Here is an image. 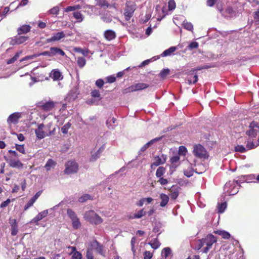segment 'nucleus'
<instances>
[{"instance_id":"64","label":"nucleus","mask_w":259,"mask_h":259,"mask_svg":"<svg viewBox=\"0 0 259 259\" xmlns=\"http://www.w3.org/2000/svg\"><path fill=\"white\" fill-rule=\"evenodd\" d=\"M153 254L149 251H145L144 253V259H151Z\"/></svg>"},{"instance_id":"21","label":"nucleus","mask_w":259,"mask_h":259,"mask_svg":"<svg viewBox=\"0 0 259 259\" xmlns=\"http://www.w3.org/2000/svg\"><path fill=\"white\" fill-rule=\"evenodd\" d=\"M51 52L52 57L58 55L64 56L65 55V52L61 49L57 47H51Z\"/></svg>"},{"instance_id":"53","label":"nucleus","mask_w":259,"mask_h":259,"mask_svg":"<svg viewBox=\"0 0 259 259\" xmlns=\"http://www.w3.org/2000/svg\"><path fill=\"white\" fill-rule=\"evenodd\" d=\"M135 213L136 214V217H137V219H140L146 214V211L144 210V209H142Z\"/></svg>"},{"instance_id":"62","label":"nucleus","mask_w":259,"mask_h":259,"mask_svg":"<svg viewBox=\"0 0 259 259\" xmlns=\"http://www.w3.org/2000/svg\"><path fill=\"white\" fill-rule=\"evenodd\" d=\"M169 70L168 69H164L162 70L160 73V76L162 78H164L169 73Z\"/></svg>"},{"instance_id":"22","label":"nucleus","mask_w":259,"mask_h":259,"mask_svg":"<svg viewBox=\"0 0 259 259\" xmlns=\"http://www.w3.org/2000/svg\"><path fill=\"white\" fill-rule=\"evenodd\" d=\"M104 36L107 40H111L115 38V33L112 30H107L104 32Z\"/></svg>"},{"instance_id":"49","label":"nucleus","mask_w":259,"mask_h":259,"mask_svg":"<svg viewBox=\"0 0 259 259\" xmlns=\"http://www.w3.org/2000/svg\"><path fill=\"white\" fill-rule=\"evenodd\" d=\"M227 207V204L226 202L222 203L219 204L218 205V211L219 213H223Z\"/></svg>"},{"instance_id":"55","label":"nucleus","mask_w":259,"mask_h":259,"mask_svg":"<svg viewBox=\"0 0 259 259\" xmlns=\"http://www.w3.org/2000/svg\"><path fill=\"white\" fill-rule=\"evenodd\" d=\"M15 147H16V149H17V150H18L19 152H20L23 154L25 153V149H24V147L23 145L16 144Z\"/></svg>"},{"instance_id":"16","label":"nucleus","mask_w":259,"mask_h":259,"mask_svg":"<svg viewBox=\"0 0 259 259\" xmlns=\"http://www.w3.org/2000/svg\"><path fill=\"white\" fill-rule=\"evenodd\" d=\"M8 163L9 165L13 168H22L23 164V163L19 160L13 158H10L8 160Z\"/></svg>"},{"instance_id":"29","label":"nucleus","mask_w":259,"mask_h":259,"mask_svg":"<svg viewBox=\"0 0 259 259\" xmlns=\"http://www.w3.org/2000/svg\"><path fill=\"white\" fill-rule=\"evenodd\" d=\"M159 138H155L148 143H147L146 144H145L140 149V152H144L149 147H150L151 145H152L155 142L159 140Z\"/></svg>"},{"instance_id":"42","label":"nucleus","mask_w":259,"mask_h":259,"mask_svg":"<svg viewBox=\"0 0 259 259\" xmlns=\"http://www.w3.org/2000/svg\"><path fill=\"white\" fill-rule=\"evenodd\" d=\"M183 25L184 27L188 30L192 31L193 29V25L190 22L185 21L183 22Z\"/></svg>"},{"instance_id":"14","label":"nucleus","mask_w":259,"mask_h":259,"mask_svg":"<svg viewBox=\"0 0 259 259\" xmlns=\"http://www.w3.org/2000/svg\"><path fill=\"white\" fill-rule=\"evenodd\" d=\"M50 77L54 81L60 80L63 78V76L58 69L52 70L50 73Z\"/></svg>"},{"instance_id":"7","label":"nucleus","mask_w":259,"mask_h":259,"mask_svg":"<svg viewBox=\"0 0 259 259\" xmlns=\"http://www.w3.org/2000/svg\"><path fill=\"white\" fill-rule=\"evenodd\" d=\"M149 85L145 83H138L133 84L124 90L123 93L126 94L130 92L140 91L147 88Z\"/></svg>"},{"instance_id":"20","label":"nucleus","mask_w":259,"mask_h":259,"mask_svg":"<svg viewBox=\"0 0 259 259\" xmlns=\"http://www.w3.org/2000/svg\"><path fill=\"white\" fill-rule=\"evenodd\" d=\"M28 37L25 36H19L12 40L11 44L12 45L21 44L28 39Z\"/></svg>"},{"instance_id":"54","label":"nucleus","mask_w":259,"mask_h":259,"mask_svg":"<svg viewBox=\"0 0 259 259\" xmlns=\"http://www.w3.org/2000/svg\"><path fill=\"white\" fill-rule=\"evenodd\" d=\"M82 258V254L79 251H75L73 253L71 259H81Z\"/></svg>"},{"instance_id":"25","label":"nucleus","mask_w":259,"mask_h":259,"mask_svg":"<svg viewBox=\"0 0 259 259\" xmlns=\"http://www.w3.org/2000/svg\"><path fill=\"white\" fill-rule=\"evenodd\" d=\"M153 200L151 197L143 198L140 199L136 203V205L138 206H142L144 203H150Z\"/></svg>"},{"instance_id":"37","label":"nucleus","mask_w":259,"mask_h":259,"mask_svg":"<svg viewBox=\"0 0 259 259\" xmlns=\"http://www.w3.org/2000/svg\"><path fill=\"white\" fill-rule=\"evenodd\" d=\"M165 172V169L163 167L160 166L158 168L156 172V176L158 178H161Z\"/></svg>"},{"instance_id":"56","label":"nucleus","mask_w":259,"mask_h":259,"mask_svg":"<svg viewBox=\"0 0 259 259\" xmlns=\"http://www.w3.org/2000/svg\"><path fill=\"white\" fill-rule=\"evenodd\" d=\"M79 6H68L65 8L64 12H70V11H75V10L79 9Z\"/></svg>"},{"instance_id":"63","label":"nucleus","mask_w":259,"mask_h":259,"mask_svg":"<svg viewBox=\"0 0 259 259\" xmlns=\"http://www.w3.org/2000/svg\"><path fill=\"white\" fill-rule=\"evenodd\" d=\"M168 9L169 10H172L176 8V3L174 0H169L168 1Z\"/></svg>"},{"instance_id":"57","label":"nucleus","mask_w":259,"mask_h":259,"mask_svg":"<svg viewBox=\"0 0 259 259\" xmlns=\"http://www.w3.org/2000/svg\"><path fill=\"white\" fill-rule=\"evenodd\" d=\"M97 2L98 5L101 7H108L109 4L106 0H97Z\"/></svg>"},{"instance_id":"40","label":"nucleus","mask_w":259,"mask_h":259,"mask_svg":"<svg viewBox=\"0 0 259 259\" xmlns=\"http://www.w3.org/2000/svg\"><path fill=\"white\" fill-rule=\"evenodd\" d=\"M116 121V118L114 117H111L107 119L106 121V125L108 126V128L109 129H113L114 128V125H109L110 122L112 123L113 124H114Z\"/></svg>"},{"instance_id":"50","label":"nucleus","mask_w":259,"mask_h":259,"mask_svg":"<svg viewBox=\"0 0 259 259\" xmlns=\"http://www.w3.org/2000/svg\"><path fill=\"white\" fill-rule=\"evenodd\" d=\"M116 77L114 75H110L105 78V80H106L107 82L111 83H113L116 81Z\"/></svg>"},{"instance_id":"47","label":"nucleus","mask_w":259,"mask_h":259,"mask_svg":"<svg viewBox=\"0 0 259 259\" xmlns=\"http://www.w3.org/2000/svg\"><path fill=\"white\" fill-rule=\"evenodd\" d=\"M72 226L75 229H78L80 227L81 224L78 218L72 221Z\"/></svg>"},{"instance_id":"17","label":"nucleus","mask_w":259,"mask_h":259,"mask_svg":"<svg viewBox=\"0 0 259 259\" xmlns=\"http://www.w3.org/2000/svg\"><path fill=\"white\" fill-rule=\"evenodd\" d=\"M49 212V210L46 209L45 210L39 213L37 215H36L32 220V222L37 223V222L44 218H45L48 215Z\"/></svg>"},{"instance_id":"11","label":"nucleus","mask_w":259,"mask_h":259,"mask_svg":"<svg viewBox=\"0 0 259 259\" xmlns=\"http://www.w3.org/2000/svg\"><path fill=\"white\" fill-rule=\"evenodd\" d=\"M56 102L49 101L46 102H42L40 103L39 106L41 109L45 111H50L53 110L56 106Z\"/></svg>"},{"instance_id":"31","label":"nucleus","mask_w":259,"mask_h":259,"mask_svg":"<svg viewBox=\"0 0 259 259\" xmlns=\"http://www.w3.org/2000/svg\"><path fill=\"white\" fill-rule=\"evenodd\" d=\"M76 62L78 66L80 68L83 67L86 64L85 59L82 57H78L76 59Z\"/></svg>"},{"instance_id":"36","label":"nucleus","mask_w":259,"mask_h":259,"mask_svg":"<svg viewBox=\"0 0 259 259\" xmlns=\"http://www.w3.org/2000/svg\"><path fill=\"white\" fill-rule=\"evenodd\" d=\"M39 57V55L38 54H34L32 55L27 56L20 60L21 62H23L26 60H32L33 59H36L37 57Z\"/></svg>"},{"instance_id":"35","label":"nucleus","mask_w":259,"mask_h":259,"mask_svg":"<svg viewBox=\"0 0 259 259\" xmlns=\"http://www.w3.org/2000/svg\"><path fill=\"white\" fill-rule=\"evenodd\" d=\"M184 174L188 178L191 177L193 175V169L191 166H189L187 169L184 170Z\"/></svg>"},{"instance_id":"61","label":"nucleus","mask_w":259,"mask_h":259,"mask_svg":"<svg viewBox=\"0 0 259 259\" xmlns=\"http://www.w3.org/2000/svg\"><path fill=\"white\" fill-rule=\"evenodd\" d=\"M198 80V76L197 75H195L192 78H189L188 79V82L189 84L192 83H195Z\"/></svg>"},{"instance_id":"52","label":"nucleus","mask_w":259,"mask_h":259,"mask_svg":"<svg viewBox=\"0 0 259 259\" xmlns=\"http://www.w3.org/2000/svg\"><path fill=\"white\" fill-rule=\"evenodd\" d=\"M87 259H94V256L92 252V248H90V247H88V249L87 250Z\"/></svg>"},{"instance_id":"18","label":"nucleus","mask_w":259,"mask_h":259,"mask_svg":"<svg viewBox=\"0 0 259 259\" xmlns=\"http://www.w3.org/2000/svg\"><path fill=\"white\" fill-rule=\"evenodd\" d=\"M220 11L222 15L226 18H231L233 17L235 14V12L231 7H228L225 10H220Z\"/></svg>"},{"instance_id":"19","label":"nucleus","mask_w":259,"mask_h":259,"mask_svg":"<svg viewBox=\"0 0 259 259\" xmlns=\"http://www.w3.org/2000/svg\"><path fill=\"white\" fill-rule=\"evenodd\" d=\"M159 198L160 199V206L162 207H165L168 204L169 200V196L164 193L160 194Z\"/></svg>"},{"instance_id":"6","label":"nucleus","mask_w":259,"mask_h":259,"mask_svg":"<svg viewBox=\"0 0 259 259\" xmlns=\"http://www.w3.org/2000/svg\"><path fill=\"white\" fill-rule=\"evenodd\" d=\"M78 170V165L77 163L73 160L68 161L65 163V174H71L77 172Z\"/></svg>"},{"instance_id":"59","label":"nucleus","mask_w":259,"mask_h":259,"mask_svg":"<svg viewBox=\"0 0 259 259\" xmlns=\"http://www.w3.org/2000/svg\"><path fill=\"white\" fill-rule=\"evenodd\" d=\"M199 46V44L197 42L193 41L191 42L188 48L189 50H192L193 49H197Z\"/></svg>"},{"instance_id":"13","label":"nucleus","mask_w":259,"mask_h":259,"mask_svg":"<svg viewBox=\"0 0 259 259\" xmlns=\"http://www.w3.org/2000/svg\"><path fill=\"white\" fill-rule=\"evenodd\" d=\"M65 36V35L64 32L60 31L57 33H53L51 37L48 38L47 41L48 42L59 41L61 39L64 38Z\"/></svg>"},{"instance_id":"3","label":"nucleus","mask_w":259,"mask_h":259,"mask_svg":"<svg viewBox=\"0 0 259 259\" xmlns=\"http://www.w3.org/2000/svg\"><path fill=\"white\" fill-rule=\"evenodd\" d=\"M239 186L237 181H229L226 183L224 186V191L229 195H234L238 192Z\"/></svg>"},{"instance_id":"44","label":"nucleus","mask_w":259,"mask_h":259,"mask_svg":"<svg viewBox=\"0 0 259 259\" xmlns=\"http://www.w3.org/2000/svg\"><path fill=\"white\" fill-rule=\"evenodd\" d=\"M73 16L77 20L78 22H81L83 19L82 15L79 12H74Z\"/></svg>"},{"instance_id":"46","label":"nucleus","mask_w":259,"mask_h":259,"mask_svg":"<svg viewBox=\"0 0 259 259\" xmlns=\"http://www.w3.org/2000/svg\"><path fill=\"white\" fill-rule=\"evenodd\" d=\"M71 125V124L70 122H67L62 127L61 132L63 134H67L68 133V130L70 128Z\"/></svg>"},{"instance_id":"4","label":"nucleus","mask_w":259,"mask_h":259,"mask_svg":"<svg viewBox=\"0 0 259 259\" xmlns=\"http://www.w3.org/2000/svg\"><path fill=\"white\" fill-rule=\"evenodd\" d=\"M136 4L132 1H127L125 4L124 16L126 21L130 20L136 10Z\"/></svg>"},{"instance_id":"45","label":"nucleus","mask_w":259,"mask_h":259,"mask_svg":"<svg viewBox=\"0 0 259 259\" xmlns=\"http://www.w3.org/2000/svg\"><path fill=\"white\" fill-rule=\"evenodd\" d=\"M67 213L71 221L77 218L75 212L71 209H67Z\"/></svg>"},{"instance_id":"33","label":"nucleus","mask_w":259,"mask_h":259,"mask_svg":"<svg viewBox=\"0 0 259 259\" xmlns=\"http://www.w3.org/2000/svg\"><path fill=\"white\" fill-rule=\"evenodd\" d=\"M21 53H22V51H19V52H17L16 53V54L15 55V56L13 58H12L11 59H10L7 61V64H12L14 62H15L20 57Z\"/></svg>"},{"instance_id":"41","label":"nucleus","mask_w":259,"mask_h":259,"mask_svg":"<svg viewBox=\"0 0 259 259\" xmlns=\"http://www.w3.org/2000/svg\"><path fill=\"white\" fill-rule=\"evenodd\" d=\"M91 95L92 97H93L94 98H97L99 100H100L102 99L101 94H100L99 90H94L92 91V92L91 93Z\"/></svg>"},{"instance_id":"8","label":"nucleus","mask_w":259,"mask_h":259,"mask_svg":"<svg viewBox=\"0 0 259 259\" xmlns=\"http://www.w3.org/2000/svg\"><path fill=\"white\" fill-rule=\"evenodd\" d=\"M193 152L194 154L198 158H205L207 156V152L205 148L199 144L194 147Z\"/></svg>"},{"instance_id":"28","label":"nucleus","mask_w":259,"mask_h":259,"mask_svg":"<svg viewBox=\"0 0 259 259\" xmlns=\"http://www.w3.org/2000/svg\"><path fill=\"white\" fill-rule=\"evenodd\" d=\"M148 244L150 245L151 246V247L154 249H156L159 247L161 243L158 241V240L157 238H156L154 240L150 241L148 243Z\"/></svg>"},{"instance_id":"9","label":"nucleus","mask_w":259,"mask_h":259,"mask_svg":"<svg viewBox=\"0 0 259 259\" xmlns=\"http://www.w3.org/2000/svg\"><path fill=\"white\" fill-rule=\"evenodd\" d=\"M44 128V125L43 124H40L38 126L37 128L35 129V133L36 134V136L37 138L39 139H43L46 136L51 135L55 130V128H54V130L50 132L49 134H48L46 133V132H45L43 130Z\"/></svg>"},{"instance_id":"23","label":"nucleus","mask_w":259,"mask_h":259,"mask_svg":"<svg viewBox=\"0 0 259 259\" xmlns=\"http://www.w3.org/2000/svg\"><path fill=\"white\" fill-rule=\"evenodd\" d=\"M31 27L29 25H24L18 28V33L19 34H25L30 30Z\"/></svg>"},{"instance_id":"2","label":"nucleus","mask_w":259,"mask_h":259,"mask_svg":"<svg viewBox=\"0 0 259 259\" xmlns=\"http://www.w3.org/2000/svg\"><path fill=\"white\" fill-rule=\"evenodd\" d=\"M84 218L87 221L95 225H98L103 222V219L93 210L86 211L84 214Z\"/></svg>"},{"instance_id":"51","label":"nucleus","mask_w":259,"mask_h":259,"mask_svg":"<svg viewBox=\"0 0 259 259\" xmlns=\"http://www.w3.org/2000/svg\"><path fill=\"white\" fill-rule=\"evenodd\" d=\"M246 148L242 145H237L235 147V151L241 153H243L246 151Z\"/></svg>"},{"instance_id":"34","label":"nucleus","mask_w":259,"mask_h":259,"mask_svg":"<svg viewBox=\"0 0 259 259\" xmlns=\"http://www.w3.org/2000/svg\"><path fill=\"white\" fill-rule=\"evenodd\" d=\"M100 245V244L96 240H94L89 243V247L93 249L96 250L97 248Z\"/></svg>"},{"instance_id":"10","label":"nucleus","mask_w":259,"mask_h":259,"mask_svg":"<svg viewBox=\"0 0 259 259\" xmlns=\"http://www.w3.org/2000/svg\"><path fill=\"white\" fill-rule=\"evenodd\" d=\"M22 117V113L15 112L11 114L7 119V122L9 124H16L18 122L19 119Z\"/></svg>"},{"instance_id":"58","label":"nucleus","mask_w":259,"mask_h":259,"mask_svg":"<svg viewBox=\"0 0 259 259\" xmlns=\"http://www.w3.org/2000/svg\"><path fill=\"white\" fill-rule=\"evenodd\" d=\"M187 152V148L183 146H180L179 149V154L182 155H185Z\"/></svg>"},{"instance_id":"48","label":"nucleus","mask_w":259,"mask_h":259,"mask_svg":"<svg viewBox=\"0 0 259 259\" xmlns=\"http://www.w3.org/2000/svg\"><path fill=\"white\" fill-rule=\"evenodd\" d=\"M36 201L32 197L29 200V201L27 203V204L24 206V209L25 210H27L29 207L32 206L34 203Z\"/></svg>"},{"instance_id":"1","label":"nucleus","mask_w":259,"mask_h":259,"mask_svg":"<svg viewBox=\"0 0 259 259\" xmlns=\"http://www.w3.org/2000/svg\"><path fill=\"white\" fill-rule=\"evenodd\" d=\"M217 241V239L212 234L207 235L204 238L198 240L196 249L202 253H206L212 248V245Z\"/></svg>"},{"instance_id":"32","label":"nucleus","mask_w":259,"mask_h":259,"mask_svg":"<svg viewBox=\"0 0 259 259\" xmlns=\"http://www.w3.org/2000/svg\"><path fill=\"white\" fill-rule=\"evenodd\" d=\"M73 51L75 52L79 53L84 56H87L89 52V51L88 50H83L82 49L79 47H75L73 49Z\"/></svg>"},{"instance_id":"5","label":"nucleus","mask_w":259,"mask_h":259,"mask_svg":"<svg viewBox=\"0 0 259 259\" xmlns=\"http://www.w3.org/2000/svg\"><path fill=\"white\" fill-rule=\"evenodd\" d=\"M259 134V125L257 123L252 121L249 126L248 130L246 132V134L250 139H253Z\"/></svg>"},{"instance_id":"43","label":"nucleus","mask_w":259,"mask_h":259,"mask_svg":"<svg viewBox=\"0 0 259 259\" xmlns=\"http://www.w3.org/2000/svg\"><path fill=\"white\" fill-rule=\"evenodd\" d=\"M179 196V192L177 190H175L174 188L172 187L170 190V196L171 199H176Z\"/></svg>"},{"instance_id":"12","label":"nucleus","mask_w":259,"mask_h":259,"mask_svg":"<svg viewBox=\"0 0 259 259\" xmlns=\"http://www.w3.org/2000/svg\"><path fill=\"white\" fill-rule=\"evenodd\" d=\"M166 156L165 155L161 154L155 156L154 158V161L151 164V167L152 168L153 166H158L160 164H163L166 161Z\"/></svg>"},{"instance_id":"26","label":"nucleus","mask_w":259,"mask_h":259,"mask_svg":"<svg viewBox=\"0 0 259 259\" xmlns=\"http://www.w3.org/2000/svg\"><path fill=\"white\" fill-rule=\"evenodd\" d=\"M176 47H171L169 49L165 50L161 54V57H166L170 56L172 53H174L177 50Z\"/></svg>"},{"instance_id":"24","label":"nucleus","mask_w":259,"mask_h":259,"mask_svg":"<svg viewBox=\"0 0 259 259\" xmlns=\"http://www.w3.org/2000/svg\"><path fill=\"white\" fill-rule=\"evenodd\" d=\"M101 19L106 23H109L112 21V16L109 12H106L101 14Z\"/></svg>"},{"instance_id":"27","label":"nucleus","mask_w":259,"mask_h":259,"mask_svg":"<svg viewBox=\"0 0 259 259\" xmlns=\"http://www.w3.org/2000/svg\"><path fill=\"white\" fill-rule=\"evenodd\" d=\"M215 234H219L222 237L225 239H228L230 238L231 235L230 233L227 231H223V230H217L214 232Z\"/></svg>"},{"instance_id":"39","label":"nucleus","mask_w":259,"mask_h":259,"mask_svg":"<svg viewBox=\"0 0 259 259\" xmlns=\"http://www.w3.org/2000/svg\"><path fill=\"white\" fill-rule=\"evenodd\" d=\"M55 165V162L52 159H49L46 163L45 167L47 170H50L52 167Z\"/></svg>"},{"instance_id":"38","label":"nucleus","mask_w":259,"mask_h":259,"mask_svg":"<svg viewBox=\"0 0 259 259\" xmlns=\"http://www.w3.org/2000/svg\"><path fill=\"white\" fill-rule=\"evenodd\" d=\"M92 199V197L89 194H84L80 196L78 199V201L79 202H84L88 200H90Z\"/></svg>"},{"instance_id":"60","label":"nucleus","mask_w":259,"mask_h":259,"mask_svg":"<svg viewBox=\"0 0 259 259\" xmlns=\"http://www.w3.org/2000/svg\"><path fill=\"white\" fill-rule=\"evenodd\" d=\"M95 84L98 88L101 89L103 87L104 81L102 79H98L96 81Z\"/></svg>"},{"instance_id":"15","label":"nucleus","mask_w":259,"mask_h":259,"mask_svg":"<svg viewBox=\"0 0 259 259\" xmlns=\"http://www.w3.org/2000/svg\"><path fill=\"white\" fill-rule=\"evenodd\" d=\"M104 149V146L101 147L97 151H92L91 152V156L90 158V161H95L98 159Z\"/></svg>"},{"instance_id":"30","label":"nucleus","mask_w":259,"mask_h":259,"mask_svg":"<svg viewBox=\"0 0 259 259\" xmlns=\"http://www.w3.org/2000/svg\"><path fill=\"white\" fill-rule=\"evenodd\" d=\"M171 254V250L169 247H165L161 251V256L165 258L168 257Z\"/></svg>"}]
</instances>
